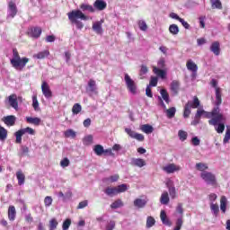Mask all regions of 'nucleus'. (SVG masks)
Returning a JSON list of instances; mask_svg holds the SVG:
<instances>
[{
    "label": "nucleus",
    "instance_id": "f257e3e1",
    "mask_svg": "<svg viewBox=\"0 0 230 230\" xmlns=\"http://www.w3.org/2000/svg\"><path fill=\"white\" fill-rule=\"evenodd\" d=\"M207 118L209 119L208 124L215 127V130L217 134H222L224 130H226V124H224L226 117L220 112V106H216L210 112H207Z\"/></svg>",
    "mask_w": 230,
    "mask_h": 230
},
{
    "label": "nucleus",
    "instance_id": "f03ea898",
    "mask_svg": "<svg viewBox=\"0 0 230 230\" xmlns=\"http://www.w3.org/2000/svg\"><path fill=\"white\" fill-rule=\"evenodd\" d=\"M67 17L72 24H75L77 30L84 29V22L78 21V19H81V21H89V17L80 10H72L67 13Z\"/></svg>",
    "mask_w": 230,
    "mask_h": 230
},
{
    "label": "nucleus",
    "instance_id": "7ed1b4c3",
    "mask_svg": "<svg viewBox=\"0 0 230 230\" xmlns=\"http://www.w3.org/2000/svg\"><path fill=\"white\" fill-rule=\"evenodd\" d=\"M13 67L17 71H22L24 67H26V64L30 62V58H22L19 55V51L17 49H13V58L10 60Z\"/></svg>",
    "mask_w": 230,
    "mask_h": 230
},
{
    "label": "nucleus",
    "instance_id": "20e7f679",
    "mask_svg": "<svg viewBox=\"0 0 230 230\" xmlns=\"http://www.w3.org/2000/svg\"><path fill=\"white\" fill-rule=\"evenodd\" d=\"M199 107H200V100H199V97L194 96L193 101H188L185 104L183 110V118H190L191 109H199Z\"/></svg>",
    "mask_w": 230,
    "mask_h": 230
},
{
    "label": "nucleus",
    "instance_id": "39448f33",
    "mask_svg": "<svg viewBox=\"0 0 230 230\" xmlns=\"http://www.w3.org/2000/svg\"><path fill=\"white\" fill-rule=\"evenodd\" d=\"M201 179L206 182L207 184H209L210 186H217V176L211 172H203L200 173Z\"/></svg>",
    "mask_w": 230,
    "mask_h": 230
},
{
    "label": "nucleus",
    "instance_id": "423d86ee",
    "mask_svg": "<svg viewBox=\"0 0 230 230\" xmlns=\"http://www.w3.org/2000/svg\"><path fill=\"white\" fill-rule=\"evenodd\" d=\"M124 80L129 93H131V94H136L137 93V84H136V82L130 78L128 74H125Z\"/></svg>",
    "mask_w": 230,
    "mask_h": 230
},
{
    "label": "nucleus",
    "instance_id": "0eeeda50",
    "mask_svg": "<svg viewBox=\"0 0 230 230\" xmlns=\"http://www.w3.org/2000/svg\"><path fill=\"white\" fill-rule=\"evenodd\" d=\"M217 84L218 83L217 82V80L212 79L211 85H212V87H214L216 89L215 105H216V107H220V105H222V89H220V87L217 86Z\"/></svg>",
    "mask_w": 230,
    "mask_h": 230
},
{
    "label": "nucleus",
    "instance_id": "6e6552de",
    "mask_svg": "<svg viewBox=\"0 0 230 230\" xmlns=\"http://www.w3.org/2000/svg\"><path fill=\"white\" fill-rule=\"evenodd\" d=\"M160 94L162 97L158 96L159 105H161L163 109H166V104H164V102L167 104L170 103V94L168 93V91L166 89H161Z\"/></svg>",
    "mask_w": 230,
    "mask_h": 230
},
{
    "label": "nucleus",
    "instance_id": "1a4fd4ad",
    "mask_svg": "<svg viewBox=\"0 0 230 230\" xmlns=\"http://www.w3.org/2000/svg\"><path fill=\"white\" fill-rule=\"evenodd\" d=\"M41 91L45 98H53V92H51V88H49V84L46 81L41 84Z\"/></svg>",
    "mask_w": 230,
    "mask_h": 230
},
{
    "label": "nucleus",
    "instance_id": "9d476101",
    "mask_svg": "<svg viewBox=\"0 0 230 230\" xmlns=\"http://www.w3.org/2000/svg\"><path fill=\"white\" fill-rule=\"evenodd\" d=\"M125 132L128 136H130L133 139H137V141H145V136L143 134L136 133L128 128H125Z\"/></svg>",
    "mask_w": 230,
    "mask_h": 230
},
{
    "label": "nucleus",
    "instance_id": "9b49d317",
    "mask_svg": "<svg viewBox=\"0 0 230 230\" xmlns=\"http://www.w3.org/2000/svg\"><path fill=\"white\" fill-rule=\"evenodd\" d=\"M8 102L13 109L19 111V102H17V94L13 93L8 96Z\"/></svg>",
    "mask_w": 230,
    "mask_h": 230
},
{
    "label": "nucleus",
    "instance_id": "f8f14e48",
    "mask_svg": "<svg viewBox=\"0 0 230 230\" xmlns=\"http://www.w3.org/2000/svg\"><path fill=\"white\" fill-rule=\"evenodd\" d=\"M163 170L166 173H174V172L181 171V166L176 165L175 164H169L166 166L163 167Z\"/></svg>",
    "mask_w": 230,
    "mask_h": 230
},
{
    "label": "nucleus",
    "instance_id": "ddd939ff",
    "mask_svg": "<svg viewBox=\"0 0 230 230\" xmlns=\"http://www.w3.org/2000/svg\"><path fill=\"white\" fill-rule=\"evenodd\" d=\"M2 121L4 122V125L7 127H13V125H15V121H17V118L14 115H8L4 117Z\"/></svg>",
    "mask_w": 230,
    "mask_h": 230
},
{
    "label": "nucleus",
    "instance_id": "4468645a",
    "mask_svg": "<svg viewBox=\"0 0 230 230\" xmlns=\"http://www.w3.org/2000/svg\"><path fill=\"white\" fill-rule=\"evenodd\" d=\"M103 22H105V20H101L98 22H95L93 24V31H95V33H97V35H102V33H103V29L102 28V24H103Z\"/></svg>",
    "mask_w": 230,
    "mask_h": 230
},
{
    "label": "nucleus",
    "instance_id": "2eb2a0df",
    "mask_svg": "<svg viewBox=\"0 0 230 230\" xmlns=\"http://www.w3.org/2000/svg\"><path fill=\"white\" fill-rule=\"evenodd\" d=\"M93 8L95 10H98L99 12H102V10H105L107 8V2L104 0H95L93 3Z\"/></svg>",
    "mask_w": 230,
    "mask_h": 230
},
{
    "label": "nucleus",
    "instance_id": "dca6fc26",
    "mask_svg": "<svg viewBox=\"0 0 230 230\" xmlns=\"http://www.w3.org/2000/svg\"><path fill=\"white\" fill-rule=\"evenodd\" d=\"M210 51L216 55V57H218L220 55V41H214L210 45Z\"/></svg>",
    "mask_w": 230,
    "mask_h": 230
},
{
    "label": "nucleus",
    "instance_id": "f3484780",
    "mask_svg": "<svg viewBox=\"0 0 230 230\" xmlns=\"http://www.w3.org/2000/svg\"><path fill=\"white\" fill-rule=\"evenodd\" d=\"M87 93H93L96 94L98 93V87L96 86V81L90 79L88 82V87L86 88Z\"/></svg>",
    "mask_w": 230,
    "mask_h": 230
},
{
    "label": "nucleus",
    "instance_id": "a211bd4d",
    "mask_svg": "<svg viewBox=\"0 0 230 230\" xmlns=\"http://www.w3.org/2000/svg\"><path fill=\"white\" fill-rule=\"evenodd\" d=\"M180 89H181V83L179 81L174 80L171 83V91L174 96H177V94H179Z\"/></svg>",
    "mask_w": 230,
    "mask_h": 230
},
{
    "label": "nucleus",
    "instance_id": "6ab92c4d",
    "mask_svg": "<svg viewBox=\"0 0 230 230\" xmlns=\"http://www.w3.org/2000/svg\"><path fill=\"white\" fill-rule=\"evenodd\" d=\"M31 37H32L33 39H39V37H40V35H42V28L40 27H32L31 28Z\"/></svg>",
    "mask_w": 230,
    "mask_h": 230
},
{
    "label": "nucleus",
    "instance_id": "aec40b11",
    "mask_svg": "<svg viewBox=\"0 0 230 230\" xmlns=\"http://www.w3.org/2000/svg\"><path fill=\"white\" fill-rule=\"evenodd\" d=\"M160 204H163V206H168L170 204V194H168V191L164 190L161 194Z\"/></svg>",
    "mask_w": 230,
    "mask_h": 230
},
{
    "label": "nucleus",
    "instance_id": "412c9836",
    "mask_svg": "<svg viewBox=\"0 0 230 230\" xmlns=\"http://www.w3.org/2000/svg\"><path fill=\"white\" fill-rule=\"evenodd\" d=\"M132 166H137L138 168H143V166H146V162L142 158H133L131 160Z\"/></svg>",
    "mask_w": 230,
    "mask_h": 230
},
{
    "label": "nucleus",
    "instance_id": "4be33fe9",
    "mask_svg": "<svg viewBox=\"0 0 230 230\" xmlns=\"http://www.w3.org/2000/svg\"><path fill=\"white\" fill-rule=\"evenodd\" d=\"M133 204H134L135 208H138V209H141V208H145V206H146V204H148V200L138 198L134 200Z\"/></svg>",
    "mask_w": 230,
    "mask_h": 230
},
{
    "label": "nucleus",
    "instance_id": "5701e85b",
    "mask_svg": "<svg viewBox=\"0 0 230 230\" xmlns=\"http://www.w3.org/2000/svg\"><path fill=\"white\" fill-rule=\"evenodd\" d=\"M186 67L189 71H191L192 73H197V71H199V66L191 59H189L187 61Z\"/></svg>",
    "mask_w": 230,
    "mask_h": 230
},
{
    "label": "nucleus",
    "instance_id": "b1692460",
    "mask_svg": "<svg viewBox=\"0 0 230 230\" xmlns=\"http://www.w3.org/2000/svg\"><path fill=\"white\" fill-rule=\"evenodd\" d=\"M153 73L156 75V76H159V78H162V80H164V78H166V71L157 66L153 67Z\"/></svg>",
    "mask_w": 230,
    "mask_h": 230
},
{
    "label": "nucleus",
    "instance_id": "393cba45",
    "mask_svg": "<svg viewBox=\"0 0 230 230\" xmlns=\"http://www.w3.org/2000/svg\"><path fill=\"white\" fill-rule=\"evenodd\" d=\"M15 217H17V210H15V207L14 206H9L8 219L11 222H13V220H15Z\"/></svg>",
    "mask_w": 230,
    "mask_h": 230
},
{
    "label": "nucleus",
    "instance_id": "a878e982",
    "mask_svg": "<svg viewBox=\"0 0 230 230\" xmlns=\"http://www.w3.org/2000/svg\"><path fill=\"white\" fill-rule=\"evenodd\" d=\"M8 9L10 12V16L13 19L17 15V5L13 2H9Z\"/></svg>",
    "mask_w": 230,
    "mask_h": 230
},
{
    "label": "nucleus",
    "instance_id": "bb28decb",
    "mask_svg": "<svg viewBox=\"0 0 230 230\" xmlns=\"http://www.w3.org/2000/svg\"><path fill=\"white\" fill-rule=\"evenodd\" d=\"M79 7L83 12H90V13L96 12L94 7L89 4H81Z\"/></svg>",
    "mask_w": 230,
    "mask_h": 230
},
{
    "label": "nucleus",
    "instance_id": "cd10ccee",
    "mask_svg": "<svg viewBox=\"0 0 230 230\" xmlns=\"http://www.w3.org/2000/svg\"><path fill=\"white\" fill-rule=\"evenodd\" d=\"M16 179L18 180L19 186H22L26 181V176L24 175V172L20 170L16 172Z\"/></svg>",
    "mask_w": 230,
    "mask_h": 230
},
{
    "label": "nucleus",
    "instance_id": "c85d7f7f",
    "mask_svg": "<svg viewBox=\"0 0 230 230\" xmlns=\"http://www.w3.org/2000/svg\"><path fill=\"white\" fill-rule=\"evenodd\" d=\"M48 57H49V50H43L33 55V58H38V60H42Z\"/></svg>",
    "mask_w": 230,
    "mask_h": 230
},
{
    "label": "nucleus",
    "instance_id": "c756f323",
    "mask_svg": "<svg viewBox=\"0 0 230 230\" xmlns=\"http://www.w3.org/2000/svg\"><path fill=\"white\" fill-rule=\"evenodd\" d=\"M27 123H30L31 125H35L36 127H39L40 125V118L39 117H26Z\"/></svg>",
    "mask_w": 230,
    "mask_h": 230
},
{
    "label": "nucleus",
    "instance_id": "7c9ffc66",
    "mask_svg": "<svg viewBox=\"0 0 230 230\" xmlns=\"http://www.w3.org/2000/svg\"><path fill=\"white\" fill-rule=\"evenodd\" d=\"M8 137V130L4 127L0 125V141L4 143Z\"/></svg>",
    "mask_w": 230,
    "mask_h": 230
},
{
    "label": "nucleus",
    "instance_id": "2f4dec72",
    "mask_svg": "<svg viewBox=\"0 0 230 230\" xmlns=\"http://www.w3.org/2000/svg\"><path fill=\"white\" fill-rule=\"evenodd\" d=\"M220 209L222 213H226L227 210V198L226 196H222L220 199Z\"/></svg>",
    "mask_w": 230,
    "mask_h": 230
},
{
    "label": "nucleus",
    "instance_id": "473e14b6",
    "mask_svg": "<svg viewBox=\"0 0 230 230\" xmlns=\"http://www.w3.org/2000/svg\"><path fill=\"white\" fill-rule=\"evenodd\" d=\"M104 193L108 195V197H113V195H118V190L116 187H107L104 190Z\"/></svg>",
    "mask_w": 230,
    "mask_h": 230
},
{
    "label": "nucleus",
    "instance_id": "72a5a7b5",
    "mask_svg": "<svg viewBox=\"0 0 230 230\" xmlns=\"http://www.w3.org/2000/svg\"><path fill=\"white\" fill-rule=\"evenodd\" d=\"M140 130L145 132V134H152V132H154V127L150 126L149 124H144L140 126Z\"/></svg>",
    "mask_w": 230,
    "mask_h": 230
},
{
    "label": "nucleus",
    "instance_id": "f704fd0d",
    "mask_svg": "<svg viewBox=\"0 0 230 230\" xmlns=\"http://www.w3.org/2000/svg\"><path fill=\"white\" fill-rule=\"evenodd\" d=\"M14 136L16 137V140H15L16 145H21V143H22V137L24 136V133L22 132V130L19 129L14 133Z\"/></svg>",
    "mask_w": 230,
    "mask_h": 230
},
{
    "label": "nucleus",
    "instance_id": "c9c22d12",
    "mask_svg": "<svg viewBox=\"0 0 230 230\" xmlns=\"http://www.w3.org/2000/svg\"><path fill=\"white\" fill-rule=\"evenodd\" d=\"M196 170H198V172H208L206 170H209V166H208V164H204V163H198L196 164Z\"/></svg>",
    "mask_w": 230,
    "mask_h": 230
},
{
    "label": "nucleus",
    "instance_id": "e433bc0d",
    "mask_svg": "<svg viewBox=\"0 0 230 230\" xmlns=\"http://www.w3.org/2000/svg\"><path fill=\"white\" fill-rule=\"evenodd\" d=\"M93 152L94 154H96V155H99V156L103 155V152H104L103 146L95 145L93 147Z\"/></svg>",
    "mask_w": 230,
    "mask_h": 230
},
{
    "label": "nucleus",
    "instance_id": "4c0bfd02",
    "mask_svg": "<svg viewBox=\"0 0 230 230\" xmlns=\"http://www.w3.org/2000/svg\"><path fill=\"white\" fill-rule=\"evenodd\" d=\"M210 3L213 10H215V8L222 10V2H220V0H210Z\"/></svg>",
    "mask_w": 230,
    "mask_h": 230
},
{
    "label": "nucleus",
    "instance_id": "58836bf2",
    "mask_svg": "<svg viewBox=\"0 0 230 230\" xmlns=\"http://www.w3.org/2000/svg\"><path fill=\"white\" fill-rule=\"evenodd\" d=\"M210 209L214 217H218V213H220V208L218 207V204L211 203Z\"/></svg>",
    "mask_w": 230,
    "mask_h": 230
},
{
    "label": "nucleus",
    "instance_id": "ea45409f",
    "mask_svg": "<svg viewBox=\"0 0 230 230\" xmlns=\"http://www.w3.org/2000/svg\"><path fill=\"white\" fill-rule=\"evenodd\" d=\"M169 31L172 35H179V26L177 24H171L169 26Z\"/></svg>",
    "mask_w": 230,
    "mask_h": 230
},
{
    "label": "nucleus",
    "instance_id": "a19ab883",
    "mask_svg": "<svg viewBox=\"0 0 230 230\" xmlns=\"http://www.w3.org/2000/svg\"><path fill=\"white\" fill-rule=\"evenodd\" d=\"M72 112L73 114H80L82 112V105L80 103H75L72 107Z\"/></svg>",
    "mask_w": 230,
    "mask_h": 230
},
{
    "label": "nucleus",
    "instance_id": "79ce46f5",
    "mask_svg": "<svg viewBox=\"0 0 230 230\" xmlns=\"http://www.w3.org/2000/svg\"><path fill=\"white\" fill-rule=\"evenodd\" d=\"M168 190H169L171 199H177V190L175 189V186L168 187Z\"/></svg>",
    "mask_w": 230,
    "mask_h": 230
},
{
    "label": "nucleus",
    "instance_id": "37998d69",
    "mask_svg": "<svg viewBox=\"0 0 230 230\" xmlns=\"http://www.w3.org/2000/svg\"><path fill=\"white\" fill-rule=\"evenodd\" d=\"M58 226V221H57V218L50 219L49 223V230H55Z\"/></svg>",
    "mask_w": 230,
    "mask_h": 230
},
{
    "label": "nucleus",
    "instance_id": "c03bdc74",
    "mask_svg": "<svg viewBox=\"0 0 230 230\" xmlns=\"http://www.w3.org/2000/svg\"><path fill=\"white\" fill-rule=\"evenodd\" d=\"M64 136L65 137H72L75 139V137H76V132H75L73 129H67L64 132Z\"/></svg>",
    "mask_w": 230,
    "mask_h": 230
},
{
    "label": "nucleus",
    "instance_id": "a18cd8bd",
    "mask_svg": "<svg viewBox=\"0 0 230 230\" xmlns=\"http://www.w3.org/2000/svg\"><path fill=\"white\" fill-rule=\"evenodd\" d=\"M111 209H118V208H123V201H121V199H117L111 205Z\"/></svg>",
    "mask_w": 230,
    "mask_h": 230
},
{
    "label": "nucleus",
    "instance_id": "49530a36",
    "mask_svg": "<svg viewBox=\"0 0 230 230\" xmlns=\"http://www.w3.org/2000/svg\"><path fill=\"white\" fill-rule=\"evenodd\" d=\"M137 24L141 31H146V30H148V25H146V22H145L144 20L138 21Z\"/></svg>",
    "mask_w": 230,
    "mask_h": 230
},
{
    "label": "nucleus",
    "instance_id": "de8ad7c7",
    "mask_svg": "<svg viewBox=\"0 0 230 230\" xmlns=\"http://www.w3.org/2000/svg\"><path fill=\"white\" fill-rule=\"evenodd\" d=\"M21 150L22 152L19 153V157H24V155H28V154L30 153V148L26 146H21Z\"/></svg>",
    "mask_w": 230,
    "mask_h": 230
},
{
    "label": "nucleus",
    "instance_id": "09e8293b",
    "mask_svg": "<svg viewBox=\"0 0 230 230\" xmlns=\"http://www.w3.org/2000/svg\"><path fill=\"white\" fill-rule=\"evenodd\" d=\"M175 112H177L175 107L169 108L168 110H166L167 118H174Z\"/></svg>",
    "mask_w": 230,
    "mask_h": 230
},
{
    "label": "nucleus",
    "instance_id": "8fccbe9b",
    "mask_svg": "<svg viewBox=\"0 0 230 230\" xmlns=\"http://www.w3.org/2000/svg\"><path fill=\"white\" fill-rule=\"evenodd\" d=\"M154 226H155V219L153 217H147L146 227L150 228V227H154Z\"/></svg>",
    "mask_w": 230,
    "mask_h": 230
},
{
    "label": "nucleus",
    "instance_id": "3c124183",
    "mask_svg": "<svg viewBox=\"0 0 230 230\" xmlns=\"http://www.w3.org/2000/svg\"><path fill=\"white\" fill-rule=\"evenodd\" d=\"M178 136L181 141H186L188 139V133L184 130H179Z\"/></svg>",
    "mask_w": 230,
    "mask_h": 230
},
{
    "label": "nucleus",
    "instance_id": "603ef678",
    "mask_svg": "<svg viewBox=\"0 0 230 230\" xmlns=\"http://www.w3.org/2000/svg\"><path fill=\"white\" fill-rule=\"evenodd\" d=\"M21 130H22V132H23V135L24 134H30V136H35V129H33L30 127H27L25 128H22Z\"/></svg>",
    "mask_w": 230,
    "mask_h": 230
},
{
    "label": "nucleus",
    "instance_id": "864d4df0",
    "mask_svg": "<svg viewBox=\"0 0 230 230\" xmlns=\"http://www.w3.org/2000/svg\"><path fill=\"white\" fill-rule=\"evenodd\" d=\"M83 143L86 146H89V145H92L93 144V137H92V135H88V136L84 137V139H83Z\"/></svg>",
    "mask_w": 230,
    "mask_h": 230
},
{
    "label": "nucleus",
    "instance_id": "5fc2aeb1",
    "mask_svg": "<svg viewBox=\"0 0 230 230\" xmlns=\"http://www.w3.org/2000/svg\"><path fill=\"white\" fill-rule=\"evenodd\" d=\"M117 189V194L118 193H125V191H127L128 190V187H127V184H121V185H119L118 187H116Z\"/></svg>",
    "mask_w": 230,
    "mask_h": 230
},
{
    "label": "nucleus",
    "instance_id": "6e6d98bb",
    "mask_svg": "<svg viewBox=\"0 0 230 230\" xmlns=\"http://www.w3.org/2000/svg\"><path fill=\"white\" fill-rule=\"evenodd\" d=\"M157 82H159V79L157 77L151 76L149 87H157Z\"/></svg>",
    "mask_w": 230,
    "mask_h": 230
},
{
    "label": "nucleus",
    "instance_id": "4d7b16f0",
    "mask_svg": "<svg viewBox=\"0 0 230 230\" xmlns=\"http://www.w3.org/2000/svg\"><path fill=\"white\" fill-rule=\"evenodd\" d=\"M160 218H161L163 224H169V222H170V221L167 220L166 212L164 210L161 211Z\"/></svg>",
    "mask_w": 230,
    "mask_h": 230
},
{
    "label": "nucleus",
    "instance_id": "13d9d810",
    "mask_svg": "<svg viewBox=\"0 0 230 230\" xmlns=\"http://www.w3.org/2000/svg\"><path fill=\"white\" fill-rule=\"evenodd\" d=\"M44 204H45L46 208H49V206H51V204H53V198H51V196H47L44 199Z\"/></svg>",
    "mask_w": 230,
    "mask_h": 230
},
{
    "label": "nucleus",
    "instance_id": "bf43d9fd",
    "mask_svg": "<svg viewBox=\"0 0 230 230\" xmlns=\"http://www.w3.org/2000/svg\"><path fill=\"white\" fill-rule=\"evenodd\" d=\"M69 158L65 157L63 160L60 161V166H62V168H67V166H69Z\"/></svg>",
    "mask_w": 230,
    "mask_h": 230
},
{
    "label": "nucleus",
    "instance_id": "052dcab7",
    "mask_svg": "<svg viewBox=\"0 0 230 230\" xmlns=\"http://www.w3.org/2000/svg\"><path fill=\"white\" fill-rule=\"evenodd\" d=\"M230 140V128H227L225 134V137L223 139V143L226 145L229 143Z\"/></svg>",
    "mask_w": 230,
    "mask_h": 230
},
{
    "label": "nucleus",
    "instance_id": "680f3d73",
    "mask_svg": "<svg viewBox=\"0 0 230 230\" xmlns=\"http://www.w3.org/2000/svg\"><path fill=\"white\" fill-rule=\"evenodd\" d=\"M71 226V219L67 218L63 222L62 229L67 230Z\"/></svg>",
    "mask_w": 230,
    "mask_h": 230
},
{
    "label": "nucleus",
    "instance_id": "e2e57ef3",
    "mask_svg": "<svg viewBox=\"0 0 230 230\" xmlns=\"http://www.w3.org/2000/svg\"><path fill=\"white\" fill-rule=\"evenodd\" d=\"M32 107L34 111H39V101L37 100V96L32 97Z\"/></svg>",
    "mask_w": 230,
    "mask_h": 230
},
{
    "label": "nucleus",
    "instance_id": "0e129e2a",
    "mask_svg": "<svg viewBox=\"0 0 230 230\" xmlns=\"http://www.w3.org/2000/svg\"><path fill=\"white\" fill-rule=\"evenodd\" d=\"M119 180V174L111 175L109 178H107V181H109L110 182H118Z\"/></svg>",
    "mask_w": 230,
    "mask_h": 230
},
{
    "label": "nucleus",
    "instance_id": "69168bd1",
    "mask_svg": "<svg viewBox=\"0 0 230 230\" xmlns=\"http://www.w3.org/2000/svg\"><path fill=\"white\" fill-rule=\"evenodd\" d=\"M182 224H183V221L181 218H178L177 221H176V226L174 228V230H181V228L182 227Z\"/></svg>",
    "mask_w": 230,
    "mask_h": 230
},
{
    "label": "nucleus",
    "instance_id": "338daca9",
    "mask_svg": "<svg viewBox=\"0 0 230 230\" xmlns=\"http://www.w3.org/2000/svg\"><path fill=\"white\" fill-rule=\"evenodd\" d=\"M88 204L87 200L81 201L77 206V209H84V208H87Z\"/></svg>",
    "mask_w": 230,
    "mask_h": 230
},
{
    "label": "nucleus",
    "instance_id": "774afa93",
    "mask_svg": "<svg viewBox=\"0 0 230 230\" xmlns=\"http://www.w3.org/2000/svg\"><path fill=\"white\" fill-rule=\"evenodd\" d=\"M114 227H116V222L110 221V223L106 226V230H114Z\"/></svg>",
    "mask_w": 230,
    "mask_h": 230
}]
</instances>
